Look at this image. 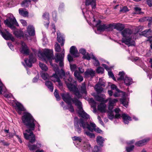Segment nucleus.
<instances>
[{
  "mask_svg": "<svg viewBox=\"0 0 152 152\" xmlns=\"http://www.w3.org/2000/svg\"><path fill=\"white\" fill-rule=\"evenodd\" d=\"M1 17H0V24H1ZM1 27L0 24V33L2 35L3 38L7 40H11L12 41L14 42L15 40V39L12 36V35L8 31L6 30H5V33L3 32L1 30Z\"/></svg>",
  "mask_w": 152,
  "mask_h": 152,
  "instance_id": "obj_11",
  "label": "nucleus"
},
{
  "mask_svg": "<svg viewBox=\"0 0 152 152\" xmlns=\"http://www.w3.org/2000/svg\"><path fill=\"white\" fill-rule=\"evenodd\" d=\"M40 55L42 57V60L45 61L46 59L50 61V65L53 66L54 65L52 62V59L53 55L52 50L48 49H45L43 52L40 53Z\"/></svg>",
  "mask_w": 152,
  "mask_h": 152,
  "instance_id": "obj_7",
  "label": "nucleus"
},
{
  "mask_svg": "<svg viewBox=\"0 0 152 152\" xmlns=\"http://www.w3.org/2000/svg\"><path fill=\"white\" fill-rule=\"evenodd\" d=\"M116 91V92L113 94L114 96L115 97L119 96L120 95L119 93L120 92H122V91L119 90L118 89H117Z\"/></svg>",
  "mask_w": 152,
  "mask_h": 152,
  "instance_id": "obj_53",
  "label": "nucleus"
},
{
  "mask_svg": "<svg viewBox=\"0 0 152 152\" xmlns=\"http://www.w3.org/2000/svg\"><path fill=\"white\" fill-rule=\"evenodd\" d=\"M135 14H140L141 12V9L140 8L136 7L134 8Z\"/></svg>",
  "mask_w": 152,
  "mask_h": 152,
  "instance_id": "obj_51",
  "label": "nucleus"
},
{
  "mask_svg": "<svg viewBox=\"0 0 152 152\" xmlns=\"http://www.w3.org/2000/svg\"><path fill=\"white\" fill-rule=\"evenodd\" d=\"M22 120L23 123L28 129L23 132L24 137L29 140L28 146L30 150L34 151L37 148V145L31 144L36 140L35 136L32 131L34 130L36 121L31 115L28 113H24L22 117Z\"/></svg>",
  "mask_w": 152,
  "mask_h": 152,
  "instance_id": "obj_1",
  "label": "nucleus"
},
{
  "mask_svg": "<svg viewBox=\"0 0 152 152\" xmlns=\"http://www.w3.org/2000/svg\"><path fill=\"white\" fill-rule=\"evenodd\" d=\"M38 80V77L37 76L35 77L33 79L32 82L33 83H37Z\"/></svg>",
  "mask_w": 152,
  "mask_h": 152,
  "instance_id": "obj_63",
  "label": "nucleus"
},
{
  "mask_svg": "<svg viewBox=\"0 0 152 152\" xmlns=\"http://www.w3.org/2000/svg\"><path fill=\"white\" fill-rule=\"evenodd\" d=\"M72 139L74 141H78L80 142H81L82 139L81 137H78L75 136L72 138Z\"/></svg>",
  "mask_w": 152,
  "mask_h": 152,
  "instance_id": "obj_56",
  "label": "nucleus"
},
{
  "mask_svg": "<svg viewBox=\"0 0 152 152\" xmlns=\"http://www.w3.org/2000/svg\"><path fill=\"white\" fill-rule=\"evenodd\" d=\"M124 80V83L126 86L130 85L133 82L132 79L127 76H125V77Z\"/></svg>",
  "mask_w": 152,
  "mask_h": 152,
  "instance_id": "obj_31",
  "label": "nucleus"
},
{
  "mask_svg": "<svg viewBox=\"0 0 152 152\" xmlns=\"http://www.w3.org/2000/svg\"><path fill=\"white\" fill-rule=\"evenodd\" d=\"M26 38L31 36H33L35 34V30L34 27L31 25H28L27 28V30L24 32Z\"/></svg>",
  "mask_w": 152,
  "mask_h": 152,
  "instance_id": "obj_13",
  "label": "nucleus"
},
{
  "mask_svg": "<svg viewBox=\"0 0 152 152\" xmlns=\"http://www.w3.org/2000/svg\"><path fill=\"white\" fill-rule=\"evenodd\" d=\"M74 123L75 130L79 133H80L81 132V127H83L84 129L87 128L91 132L94 130L98 133H101L102 132V131L99 128H96V125L94 123H90L89 124L87 123L84 122L82 119L78 120L77 117H75V118Z\"/></svg>",
  "mask_w": 152,
  "mask_h": 152,
  "instance_id": "obj_2",
  "label": "nucleus"
},
{
  "mask_svg": "<svg viewBox=\"0 0 152 152\" xmlns=\"http://www.w3.org/2000/svg\"><path fill=\"white\" fill-rule=\"evenodd\" d=\"M67 58L68 61H73V57L69 54L68 55Z\"/></svg>",
  "mask_w": 152,
  "mask_h": 152,
  "instance_id": "obj_62",
  "label": "nucleus"
},
{
  "mask_svg": "<svg viewBox=\"0 0 152 152\" xmlns=\"http://www.w3.org/2000/svg\"><path fill=\"white\" fill-rule=\"evenodd\" d=\"M86 5H91L92 8L94 9L95 8L96 5V0H86Z\"/></svg>",
  "mask_w": 152,
  "mask_h": 152,
  "instance_id": "obj_21",
  "label": "nucleus"
},
{
  "mask_svg": "<svg viewBox=\"0 0 152 152\" xmlns=\"http://www.w3.org/2000/svg\"><path fill=\"white\" fill-rule=\"evenodd\" d=\"M21 23L23 26H26L27 25V23L26 21L23 19H21L20 20Z\"/></svg>",
  "mask_w": 152,
  "mask_h": 152,
  "instance_id": "obj_58",
  "label": "nucleus"
},
{
  "mask_svg": "<svg viewBox=\"0 0 152 152\" xmlns=\"http://www.w3.org/2000/svg\"><path fill=\"white\" fill-rule=\"evenodd\" d=\"M129 11L127 7L126 6L123 7L122 8H121L120 10V12L124 13Z\"/></svg>",
  "mask_w": 152,
  "mask_h": 152,
  "instance_id": "obj_55",
  "label": "nucleus"
},
{
  "mask_svg": "<svg viewBox=\"0 0 152 152\" xmlns=\"http://www.w3.org/2000/svg\"><path fill=\"white\" fill-rule=\"evenodd\" d=\"M94 88L97 94L104 92V88L102 86H98V85H96L94 87Z\"/></svg>",
  "mask_w": 152,
  "mask_h": 152,
  "instance_id": "obj_25",
  "label": "nucleus"
},
{
  "mask_svg": "<svg viewBox=\"0 0 152 152\" xmlns=\"http://www.w3.org/2000/svg\"><path fill=\"white\" fill-rule=\"evenodd\" d=\"M85 134H86L87 136L89 137L90 138H94L95 137L94 134L92 133H90L89 132H85Z\"/></svg>",
  "mask_w": 152,
  "mask_h": 152,
  "instance_id": "obj_47",
  "label": "nucleus"
},
{
  "mask_svg": "<svg viewBox=\"0 0 152 152\" xmlns=\"http://www.w3.org/2000/svg\"><path fill=\"white\" fill-rule=\"evenodd\" d=\"M36 54H30L29 56V59L26 58L24 61L27 66L31 67L32 66V64L35 62L37 59L35 58Z\"/></svg>",
  "mask_w": 152,
  "mask_h": 152,
  "instance_id": "obj_12",
  "label": "nucleus"
},
{
  "mask_svg": "<svg viewBox=\"0 0 152 152\" xmlns=\"http://www.w3.org/2000/svg\"><path fill=\"white\" fill-rule=\"evenodd\" d=\"M96 85H98V86L102 87H104L105 86V83L101 78H100L98 83Z\"/></svg>",
  "mask_w": 152,
  "mask_h": 152,
  "instance_id": "obj_48",
  "label": "nucleus"
},
{
  "mask_svg": "<svg viewBox=\"0 0 152 152\" xmlns=\"http://www.w3.org/2000/svg\"><path fill=\"white\" fill-rule=\"evenodd\" d=\"M31 0H24L22 1L21 5L22 7H26L31 4Z\"/></svg>",
  "mask_w": 152,
  "mask_h": 152,
  "instance_id": "obj_36",
  "label": "nucleus"
},
{
  "mask_svg": "<svg viewBox=\"0 0 152 152\" xmlns=\"http://www.w3.org/2000/svg\"><path fill=\"white\" fill-rule=\"evenodd\" d=\"M92 55H90L88 53H86L83 56V58L85 59H87L88 60H90L91 59V57L92 58Z\"/></svg>",
  "mask_w": 152,
  "mask_h": 152,
  "instance_id": "obj_49",
  "label": "nucleus"
},
{
  "mask_svg": "<svg viewBox=\"0 0 152 152\" xmlns=\"http://www.w3.org/2000/svg\"><path fill=\"white\" fill-rule=\"evenodd\" d=\"M70 68L71 70L72 71H74L76 68V66L75 64L72 65L70 66Z\"/></svg>",
  "mask_w": 152,
  "mask_h": 152,
  "instance_id": "obj_60",
  "label": "nucleus"
},
{
  "mask_svg": "<svg viewBox=\"0 0 152 152\" xmlns=\"http://www.w3.org/2000/svg\"><path fill=\"white\" fill-rule=\"evenodd\" d=\"M106 105L104 103H101L98 105V110L101 112H105Z\"/></svg>",
  "mask_w": 152,
  "mask_h": 152,
  "instance_id": "obj_26",
  "label": "nucleus"
},
{
  "mask_svg": "<svg viewBox=\"0 0 152 152\" xmlns=\"http://www.w3.org/2000/svg\"><path fill=\"white\" fill-rule=\"evenodd\" d=\"M101 21L99 20L96 25L97 26V30L100 31H104L105 30L109 31L112 30L111 27L113 26L112 24L106 25L100 24Z\"/></svg>",
  "mask_w": 152,
  "mask_h": 152,
  "instance_id": "obj_10",
  "label": "nucleus"
},
{
  "mask_svg": "<svg viewBox=\"0 0 152 152\" xmlns=\"http://www.w3.org/2000/svg\"><path fill=\"white\" fill-rule=\"evenodd\" d=\"M95 71L91 69H87L84 73L85 76L86 77H94L95 76Z\"/></svg>",
  "mask_w": 152,
  "mask_h": 152,
  "instance_id": "obj_19",
  "label": "nucleus"
},
{
  "mask_svg": "<svg viewBox=\"0 0 152 152\" xmlns=\"http://www.w3.org/2000/svg\"><path fill=\"white\" fill-rule=\"evenodd\" d=\"M16 110L19 114H20L22 111L25 110L24 108L20 103L17 102L16 103Z\"/></svg>",
  "mask_w": 152,
  "mask_h": 152,
  "instance_id": "obj_18",
  "label": "nucleus"
},
{
  "mask_svg": "<svg viewBox=\"0 0 152 152\" xmlns=\"http://www.w3.org/2000/svg\"><path fill=\"white\" fill-rule=\"evenodd\" d=\"M21 47L20 49V51L22 53L26 55H28L29 53V50L28 47L23 42H21Z\"/></svg>",
  "mask_w": 152,
  "mask_h": 152,
  "instance_id": "obj_14",
  "label": "nucleus"
},
{
  "mask_svg": "<svg viewBox=\"0 0 152 152\" xmlns=\"http://www.w3.org/2000/svg\"><path fill=\"white\" fill-rule=\"evenodd\" d=\"M66 83L67 87L70 91L73 92L77 88L76 86L72 84V83H69L66 81Z\"/></svg>",
  "mask_w": 152,
  "mask_h": 152,
  "instance_id": "obj_22",
  "label": "nucleus"
},
{
  "mask_svg": "<svg viewBox=\"0 0 152 152\" xmlns=\"http://www.w3.org/2000/svg\"><path fill=\"white\" fill-rule=\"evenodd\" d=\"M39 66L42 70L45 71H47L48 69V68L45 64L39 63Z\"/></svg>",
  "mask_w": 152,
  "mask_h": 152,
  "instance_id": "obj_42",
  "label": "nucleus"
},
{
  "mask_svg": "<svg viewBox=\"0 0 152 152\" xmlns=\"http://www.w3.org/2000/svg\"><path fill=\"white\" fill-rule=\"evenodd\" d=\"M74 75L80 82L82 81L83 80V77L80 75V73L77 71L75 70V71Z\"/></svg>",
  "mask_w": 152,
  "mask_h": 152,
  "instance_id": "obj_23",
  "label": "nucleus"
},
{
  "mask_svg": "<svg viewBox=\"0 0 152 152\" xmlns=\"http://www.w3.org/2000/svg\"><path fill=\"white\" fill-rule=\"evenodd\" d=\"M104 71V69L102 67H99L96 69V72L98 73H103Z\"/></svg>",
  "mask_w": 152,
  "mask_h": 152,
  "instance_id": "obj_50",
  "label": "nucleus"
},
{
  "mask_svg": "<svg viewBox=\"0 0 152 152\" xmlns=\"http://www.w3.org/2000/svg\"><path fill=\"white\" fill-rule=\"evenodd\" d=\"M120 101L121 103L126 107H127L128 105V100L125 97H123L120 99Z\"/></svg>",
  "mask_w": 152,
  "mask_h": 152,
  "instance_id": "obj_32",
  "label": "nucleus"
},
{
  "mask_svg": "<svg viewBox=\"0 0 152 152\" xmlns=\"http://www.w3.org/2000/svg\"><path fill=\"white\" fill-rule=\"evenodd\" d=\"M70 52L75 57L79 56L77 50L74 46H72L71 47L70 49Z\"/></svg>",
  "mask_w": 152,
  "mask_h": 152,
  "instance_id": "obj_17",
  "label": "nucleus"
},
{
  "mask_svg": "<svg viewBox=\"0 0 152 152\" xmlns=\"http://www.w3.org/2000/svg\"><path fill=\"white\" fill-rule=\"evenodd\" d=\"M93 152H101V149L100 147L97 146L94 147L93 150Z\"/></svg>",
  "mask_w": 152,
  "mask_h": 152,
  "instance_id": "obj_46",
  "label": "nucleus"
},
{
  "mask_svg": "<svg viewBox=\"0 0 152 152\" xmlns=\"http://www.w3.org/2000/svg\"><path fill=\"white\" fill-rule=\"evenodd\" d=\"M104 140L103 138L101 136H98L96 137V141L97 144L101 146H103V144Z\"/></svg>",
  "mask_w": 152,
  "mask_h": 152,
  "instance_id": "obj_29",
  "label": "nucleus"
},
{
  "mask_svg": "<svg viewBox=\"0 0 152 152\" xmlns=\"http://www.w3.org/2000/svg\"><path fill=\"white\" fill-rule=\"evenodd\" d=\"M64 50L63 49V50L61 53H56L55 54L54 57H53L52 59L55 60V62L57 63H58L59 66L60 67H63L64 66Z\"/></svg>",
  "mask_w": 152,
  "mask_h": 152,
  "instance_id": "obj_8",
  "label": "nucleus"
},
{
  "mask_svg": "<svg viewBox=\"0 0 152 152\" xmlns=\"http://www.w3.org/2000/svg\"><path fill=\"white\" fill-rule=\"evenodd\" d=\"M57 40L59 43H61V46L64 45V39L63 37L61 36H59L58 33H57Z\"/></svg>",
  "mask_w": 152,
  "mask_h": 152,
  "instance_id": "obj_37",
  "label": "nucleus"
},
{
  "mask_svg": "<svg viewBox=\"0 0 152 152\" xmlns=\"http://www.w3.org/2000/svg\"><path fill=\"white\" fill-rule=\"evenodd\" d=\"M68 105L67 106H65L64 107V109H68L71 112H74V108L72 105L71 103L70 104H67Z\"/></svg>",
  "mask_w": 152,
  "mask_h": 152,
  "instance_id": "obj_35",
  "label": "nucleus"
},
{
  "mask_svg": "<svg viewBox=\"0 0 152 152\" xmlns=\"http://www.w3.org/2000/svg\"><path fill=\"white\" fill-rule=\"evenodd\" d=\"M118 75L120 76V77L118 78V80H124L125 76H126L124 72L123 71L119 72Z\"/></svg>",
  "mask_w": 152,
  "mask_h": 152,
  "instance_id": "obj_39",
  "label": "nucleus"
},
{
  "mask_svg": "<svg viewBox=\"0 0 152 152\" xmlns=\"http://www.w3.org/2000/svg\"><path fill=\"white\" fill-rule=\"evenodd\" d=\"M6 91V89L5 87L0 80V94H2L3 92H5Z\"/></svg>",
  "mask_w": 152,
  "mask_h": 152,
  "instance_id": "obj_38",
  "label": "nucleus"
},
{
  "mask_svg": "<svg viewBox=\"0 0 152 152\" xmlns=\"http://www.w3.org/2000/svg\"><path fill=\"white\" fill-rule=\"evenodd\" d=\"M7 19L5 20L4 23V24L12 29H15V27L13 25H15L17 26H19V25L17 22L16 20L13 15L11 13H8L7 15Z\"/></svg>",
  "mask_w": 152,
  "mask_h": 152,
  "instance_id": "obj_6",
  "label": "nucleus"
},
{
  "mask_svg": "<svg viewBox=\"0 0 152 152\" xmlns=\"http://www.w3.org/2000/svg\"><path fill=\"white\" fill-rule=\"evenodd\" d=\"M73 92L75 95L78 98H79L81 96V94H80L78 88H77L75 90L73 91Z\"/></svg>",
  "mask_w": 152,
  "mask_h": 152,
  "instance_id": "obj_43",
  "label": "nucleus"
},
{
  "mask_svg": "<svg viewBox=\"0 0 152 152\" xmlns=\"http://www.w3.org/2000/svg\"><path fill=\"white\" fill-rule=\"evenodd\" d=\"M55 50L56 52H59L60 51L61 47L57 42H56L55 45Z\"/></svg>",
  "mask_w": 152,
  "mask_h": 152,
  "instance_id": "obj_44",
  "label": "nucleus"
},
{
  "mask_svg": "<svg viewBox=\"0 0 152 152\" xmlns=\"http://www.w3.org/2000/svg\"><path fill=\"white\" fill-rule=\"evenodd\" d=\"M54 95L56 97L57 100H59L60 99L59 96L58 94V91L56 89H55L54 92Z\"/></svg>",
  "mask_w": 152,
  "mask_h": 152,
  "instance_id": "obj_54",
  "label": "nucleus"
},
{
  "mask_svg": "<svg viewBox=\"0 0 152 152\" xmlns=\"http://www.w3.org/2000/svg\"><path fill=\"white\" fill-rule=\"evenodd\" d=\"M109 101L108 109L110 111H112L114 104L117 102L118 100L116 99H112L109 98Z\"/></svg>",
  "mask_w": 152,
  "mask_h": 152,
  "instance_id": "obj_16",
  "label": "nucleus"
},
{
  "mask_svg": "<svg viewBox=\"0 0 152 152\" xmlns=\"http://www.w3.org/2000/svg\"><path fill=\"white\" fill-rule=\"evenodd\" d=\"M152 34V32L151 29H149L148 30H146L141 33V35L146 37L148 38L147 40L148 41H150L151 43L152 41V37L151 35Z\"/></svg>",
  "mask_w": 152,
  "mask_h": 152,
  "instance_id": "obj_15",
  "label": "nucleus"
},
{
  "mask_svg": "<svg viewBox=\"0 0 152 152\" xmlns=\"http://www.w3.org/2000/svg\"><path fill=\"white\" fill-rule=\"evenodd\" d=\"M13 34L17 37H23V32L20 30L14 31H13Z\"/></svg>",
  "mask_w": 152,
  "mask_h": 152,
  "instance_id": "obj_33",
  "label": "nucleus"
},
{
  "mask_svg": "<svg viewBox=\"0 0 152 152\" xmlns=\"http://www.w3.org/2000/svg\"><path fill=\"white\" fill-rule=\"evenodd\" d=\"M114 111L116 113L115 116V118H118L122 117L123 121L125 124H128L129 123V121L132 120L131 118L126 114L123 113L121 115L119 114V112L120 111V110L119 108H115L114 110Z\"/></svg>",
  "mask_w": 152,
  "mask_h": 152,
  "instance_id": "obj_9",
  "label": "nucleus"
},
{
  "mask_svg": "<svg viewBox=\"0 0 152 152\" xmlns=\"http://www.w3.org/2000/svg\"><path fill=\"white\" fill-rule=\"evenodd\" d=\"M134 146L132 145L129 147H127L126 148V151L127 152H130V151H132L134 148Z\"/></svg>",
  "mask_w": 152,
  "mask_h": 152,
  "instance_id": "obj_57",
  "label": "nucleus"
},
{
  "mask_svg": "<svg viewBox=\"0 0 152 152\" xmlns=\"http://www.w3.org/2000/svg\"><path fill=\"white\" fill-rule=\"evenodd\" d=\"M61 96L64 101L67 104L70 103L71 101L75 104L78 109L77 111L80 116L85 119H88L89 118V115L83 110L82 107L81 102L76 98L74 97L73 99H72L69 94L66 93L61 94Z\"/></svg>",
  "mask_w": 152,
  "mask_h": 152,
  "instance_id": "obj_3",
  "label": "nucleus"
},
{
  "mask_svg": "<svg viewBox=\"0 0 152 152\" xmlns=\"http://www.w3.org/2000/svg\"><path fill=\"white\" fill-rule=\"evenodd\" d=\"M45 84L50 90L52 92L53 90V86L52 82L49 81H46L45 82Z\"/></svg>",
  "mask_w": 152,
  "mask_h": 152,
  "instance_id": "obj_30",
  "label": "nucleus"
},
{
  "mask_svg": "<svg viewBox=\"0 0 152 152\" xmlns=\"http://www.w3.org/2000/svg\"><path fill=\"white\" fill-rule=\"evenodd\" d=\"M19 12L20 15L24 17L28 16V12L26 9L20 8L19 9Z\"/></svg>",
  "mask_w": 152,
  "mask_h": 152,
  "instance_id": "obj_24",
  "label": "nucleus"
},
{
  "mask_svg": "<svg viewBox=\"0 0 152 152\" xmlns=\"http://www.w3.org/2000/svg\"><path fill=\"white\" fill-rule=\"evenodd\" d=\"M72 78L71 77V76L69 77V78L67 80H65V82L67 81L69 82V83H72Z\"/></svg>",
  "mask_w": 152,
  "mask_h": 152,
  "instance_id": "obj_64",
  "label": "nucleus"
},
{
  "mask_svg": "<svg viewBox=\"0 0 152 152\" xmlns=\"http://www.w3.org/2000/svg\"><path fill=\"white\" fill-rule=\"evenodd\" d=\"M124 28V25L120 23L116 24L114 27V28L116 29L118 31H121L123 30Z\"/></svg>",
  "mask_w": 152,
  "mask_h": 152,
  "instance_id": "obj_28",
  "label": "nucleus"
},
{
  "mask_svg": "<svg viewBox=\"0 0 152 152\" xmlns=\"http://www.w3.org/2000/svg\"><path fill=\"white\" fill-rule=\"evenodd\" d=\"M79 52L80 53L82 54L83 56L86 53V50L83 48H81L79 50Z\"/></svg>",
  "mask_w": 152,
  "mask_h": 152,
  "instance_id": "obj_59",
  "label": "nucleus"
},
{
  "mask_svg": "<svg viewBox=\"0 0 152 152\" xmlns=\"http://www.w3.org/2000/svg\"><path fill=\"white\" fill-rule=\"evenodd\" d=\"M41 76L42 78L45 80H46L48 77V75L46 73H43L41 74Z\"/></svg>",
  "mask_w": 152,
  "mask_h": 152,
  "instance_id": "obj_52",
  "label": "nucleus"
},
{
  "mask_svg": "<svg viewBox=\"0 0 152 152\" xmlns=\"http://www.w3.org/2000/svg\"><path fill=\"white\" fill-rule=\"evenodd\" d=\"M89 102L91 104V107L93 108H95L96 105V103L94 99L92 98H90L89 99Z\"/></svg>",
  "mask_w": 152,
  "mask_h": 152,
  "instance_id": "obj_40",
  "label": "nucleus"
},
{
  "mask_svg": "<svg viewBox=\"0 0 152 152\" xmlns=\"http://www.w3.org/2000/svg\"><path fill=\"white\" fill-rule=\"evenodd\" d=\"M43 18L46 20V21H44L45 26L48 27L49 24V14L48 13L45 12L43 15Z\"/></svg>",
  "mask_w": 152,
  "mask_h": 152,
  "instance_id": "obj_20",
  "label": "nucleus"
},
{
  "mask_svg": "<svg viewBox=\"0 0 152 152\" xmlns=\"http://www.w3.org/2000/svg\"><path fill=\"white\" fill-rule=\"evenodd\" d=\"M92 58L94 60V65L96 66H99L100 65V64L99 61L96 59V57L93 54H92Z\"/></svg>",
  "mask_w": 152,
  "mask_h": 152,
  "instance_id": "obj_45",
  "label": "nucleus"
},
{
  "mask_svg": "<svg viewBox=\"0 0 152 152\" xmlns=\"http://www.w3.org/2000/svg\"><path fill=\"white\" fill-rule=\"evenodd\" d=\"M147 4L148 5L151 7L152 6V0H147Z\"/></svg>",
  "mask_w": 152,
  "mask_h": 152,
  "instance_id": "obj_61",
  "label": "nucleus"
},
{
  "mask_svg": "<svg viewBox=\"0 0 152 152\" xmlns=\"http://www.w3.org/2000/svg\"><path fill=\"white\" fill-rule=\"evenodd\" d=\"M150 140V139L148 138L146 139H144L141 140L139 141L136 142L135 145L137 146H141L144 145L145 143Z\"/></svg>",
  "mask_w": 152,
  "mask_h": 152,
  "instance_id": "obj_27",
  "label": "nucleus"
},
{
  "mask_svg": "<svg viewBox=\"0 0 152 152\" xmlns=\"http://www.w3.org/2000/svg\"><path fill=\"white\" fill-rule=\"evenodd\" d=\"M80 92L82 94H87L86 88L84 83H82L80 89Z\"/></svg>",
  "mask_w": 152,
  "mask_h": 152,
  "instance_id": "obj_34",
  "label": "nucleus"
},
{
  "mask_svg": "<svg viewBox=\"0 0 152 152\" xmlns=\"http://www.w3.org/2000/svg\"><path fill=\"white\" fill-rule=\"evenodd\" d=\"M53 67V70L55 73L53 74L51 77V79L54 82H58L59 86L62 85V83L61 82L60 79L62 78L65 75V72L62 69L60 70L58 65H54L52 66Z\"/></svg>",
  "mask_w": 152,
  "mask_h": 152,
  "instance_id": "obj_5",
  "label": "nucleus"
},
{
  "mask_svg": "<svg viewBox=\"0 0 152 152\" xmlns=\"http://www.w3.org/2000/svg\"><path fill=\"white\" fill-rule=\"evenodd\" d=\"M104 95V94H102V97H101L100 96L98 95H97L95 96V98L96 100L97 101H99V102H103V101H104L103 100V97Z\"/></svg>",
  "mask_w": 152,
  "mask_h": 152,
  "instance_id": "obj_41",
  "label": "nucleus"
},
{
  "mask_svg": "<svg viewBox=\"0 0 152 152\" xmlns=\"http://www.w3.org/2000/svg\"><path fill=\"white\" fill-rule=\"evenodd\" d=\"M132 33L133 31L128 28H125L121 31V34L123 37L122 38V42L124 43L129 47L135 46V42L132 39Z\"/></svg>",
  "mask_w": 152,
  "mask_h": 152,
  "instance_id": "obj_4",
  "label": "nucleus"
}]
</instances>
